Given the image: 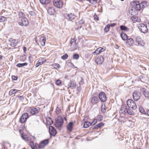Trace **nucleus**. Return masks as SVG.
Masks as SVG:
<instances>
[{
	"label": "nucleus",
	"instance_id": "1",
	"mask_svg": "<svg viewBox=\"0 0 149 149\" xmlns=\"http://www.w3.org/2000/svg\"><path fill=\"white\" fill-rule=\"evenodd\" d=\"M49 143V140L45 139L41 141L39 144L36 143V148L38 149H42Z\"/></svg>",
	"mask_w": 149,
	"mask_h": 149
},
{
	"label": "nucleus",
	"instance_id": "2",
	"mask_svg": "<svg viewBox=\"0 0 149 149\" xmlns=\"http://www.w3.org/2000/svg\"><path fill=\"white\" fill-rule=\"evenodd\" d=\"M27 110V111L32 115L38 113L40 111L39 107H28Z\"/></svg>",
	"mask_w": 149,
	"mask_h": 149
},
{
	"label": "nucleus",
	"instance_id": "3",
	"mask_svg": "<svg viewBox=\"0 0 149 149\" xmlns=\"http://www.w3.org/2000/svg\"><path fill=\"white\" fill-rule=\"evenodd\" d=\"M127 105L129 108L135 110L137 108V106L135 102L132 99H129L126 102Z\"/></svg>",
	"mask_w": 149,
	"mask_h": 149
},
{
	"label": "nucleus",
	"instance_id": "4",
	"mask_svg": "<svg viewBox=\"0 0 149 149\" xmlns=\"http://www.w3.org/2000/svg\"><path fill=\"white\" fill-rule=\"evenodd\" d=\"M63 118L60 116L57 117L56 122L55 124V126L58 128L60 127L63 125Z\"/></svg>",
	"mask_w": 149,
	"mask_h": 149
},
{
	"label": "nucleus",
	"instance_id": "5",
	"mask_svg": "<svg viewBox=\"0 0 149 149\" xmlns=\"http://www.w3.org/2000/svg\"><path fill=\"white\" fill-rule=\"evenodd\" d=\"M138 28L139 30L142 33H146L148 31L147 26L143 23H141L138 25Z\"/></svg>",
	"mask_w": 149,
	"mask_h": 149
},
{
	"label": "nucleus",
	"instance_id": "6",
	"mask_svg": "<svg viewBox=\"0 0 149 149\" xmlns=\"http://www.w3.org/2000/svg\"><path fill=\"white\" fill-rule=\"evenodd\" d=\"M46 38L45 37H40L38 40L36 41V42L38 45H40L42 46H44L45 44Z\"/></svg>",
	"mask_w": 149,
	"mask_h": 149
},
{
	"label": "nucleus",
	"instance_id": "7",
	"mask_svg": "<svg viewBox=\"0 0 149 149\" xmlns=\"http://www.w3.org/2000/svg\"><path fill=\"white\" fill-rule=\"evenodd\" d=\"M54 6L57 8H61L63 5V1L61 0H54Z\"/></svg>",
	"mask_w": 149,
	"mask_h": 149
},
{
	"label": "nucleus",
	"instance_id": "8",
	"mask_svg": "<svg viewBox=\"0 0 149 149\" xmlns=\"http://www.w3.org/2000/svg\"><path fill=\"white\" fill-rule=\"evenodd\" d=\"M99 97L102 102H105L107 100L105 94L103 92H101L99 93Z\"/></svg>",
	"mask_w": 149,
	"mask_h": 149
},
{
	"label": "nucleus",
	"instance_id": "9",
	"mask_svg": "<svg viewBox=\"0 0 149 149\" xmlns=\"http://www.w3.org/2000/svg\"><path fill=\"white\" fill-rule=\"evenodd\" d=\"M29 117V115L27 113H23L20 119V122L22 123H25Z\"/></svg>",
	"mask_w": 149,
	"mask_h": 149
},
{
	"label": "nucleus",
	"instance_id": "10",
	"mask_svg": "<svg viewBox=\"0 0 149 149\" xmlns=\"http://www.w3.org/2000/svg\"><path fill=\"white\" fill-rule=\"evenodd\" d=\"M29 24L28 20L26 17L22 18V19L21 22L19 23V25L22 26H27Z\"/></svg>",
	"mask_w": 149,
	"mask_h": 149
},
{
	"label": "nucleus",
	"instance_id": "11",
	"mask_svg": "<svg viewBox=\"0 0 149 149\" xmlns=\"http://www.w3.org/2000/svg\"><path fill=\"white\" fill-rule=\"evenodd\" d=\"M141 93L136 91H134L133 94V97L134 100L136 101L140 98Z\"/></svg>",
	"mask_w": 149,
	"mask_h": 149
},
{
	"label": "nucleus",
	"instance_id": "12",
	"mask_svg": "<svg viewBox=\"0 0 149 149\" xmlns=\"http://www.w3.org/2000/svg\"><path fill=\"white\" fill-rule=\"evenodd\" d=\"M10 42V45L12 47H15L17 45L18 42L16 40L13 39L12 38H10L9 40Z\"/></svg>",
	"mask_w": 149,
	"mask_h": 149
},
{
	"label": "nucleus",
	"instance_id": "13",
	"mask_svg": "<svg viewBox=\"0 0 149 149\" xmlns=\"http://www.w3.org/2000/svg\"><path fill=\"white\" fill-rule=\"evenodd\" d=\"M49 132L50 135L55 136L57 132L55 128L52 126H50L49 127Z\"/></svg>",
	"mask_w": 149,
	"mask_h": 149
},
{
	"label": "nucleus",
	"instance_id": "14",
	"mask_svg": "<svg viewBox=\"0 0 149 149\" xmlns=\"http://www.w3.org/2000/svg\"><path fill=\"white\" fill-rule=\"evenodd\" d=\"M46 60L45 58H41L38 61V63L36 64V67H38L40 65L43 64L46 62Z\"/></svg>",
	"mask_w": 149,
	"mask_h": 149
},
{
	"label": "nucleus",
	"instance_id": "15",
	"mask_svg": "<svg viewBox=\"0 0 149 149\" xmlns=\"http://www.w3.org/2000/svg\"><path fill=\"white\" fill-rule=\"evenodd\" d=\"M136 42L138 43L139 45L143 46L144 45L145 43L143 40L140 37H137L136 38Z\"/></svg>",
	"mask_w": 149,
	"mask_h": 149
},
{
	"label": "nucleus",
	"instance_id": "16",
	"mask_svg": "<svg viewBox=\"0 0 149 149\" xmlns=\"http://www.w3.org/2000/svg\"><path fill=\"white\" fill-rule=\"evenodd\" d=\"M75 123V121H72L69 122L67 126V130L70 132H71L73 130V126Z\"/></svg>",
	"mask_w": 149,
	"mask_h": 149
},
{
	"label": "nucleus",
	"instance_id": "17",
	"mask_svg": "<svg viewBox=\"0 0 149 149\" xmlns=\"http://www.w3.org/2000/svg\"><path fill=\"white\" fill-rule=\"evenodd\" d=\"M104 61V57L101 56H98L95 60V62L97 64H102Z\"/></svg>",
	"mask_w": 149,
	"mask_h": 149
},
{
	"label": "nucleus",
	"instance_id": "18",
	"mask_svg": "<svg viewBox=\"0 0 149 149\" xmlns=\"http://www.w3.org/2000/svg\"><path fill=\"white\" fill-rule=\"evenodd\" d=\"M133 4L135 7V9L136 10H140L141 9H142L141 5L139 2L137 1H135L133 2Z\"/></svg>",
	"mask_w": 149,
	"mask_h": 149
},
{
	"label": "nucleus",
	"instance_id": "19",
	"mask_svg": "<svg viewBox=\"0 0 149 149\" xmlns=\"http://www.w3.org/2000/svg\"><path fill=\"white\" fill-rule=\"evenodd\" d=\"M76 16L74 14L70 13L67 14L66 16V19L72 21L75 18Z\"/></svg>",
	"mask_w": 149,
	"mask_h": 149
},
{
	"label": "nucleus",
	"instance_id": "20",
	"mask_svg": "<svg viewBox=\"0 0 149 149\" xmlns=\"http://www.w3.org/2000/svg\"><path fill=\"white\" fill-rule=\"evenodd\" d=\"M104 125V124L103 122H100L97 125H95L94 127V129H101Z\"/></svg>",
	"mask_w": 149,
	"mask_h": 149
},
{
	"label": "nucleus",
	"instance_id": "21",
	"mask_svg": "<svg viewBox=\"0 0 149 149\" xmlns=\"http://www.w3.org/2000/svg\"><path fill=\"white\" fill-rule=\"evenodd\" d=\"M76 87V84L74 81H72L69 83V87L71 89H74Z\"/></svg>",
	"mask_w": 149,
	"mask_h": 149
},
{
	"label": "nucleus",
	"instance_id": "22",
	"mask_svg": "<svg viewBox=\"0 0 149 149\" xmlns=\"http://www.w3.org/2000/svg\"><path fill=\"white\" fill-rule=\"evenodd\" d=\"M127 45H129L130 46H132L134 43V40L132 38H130L127 39L126 42Z\"/></svg>",
	"mask_w": 149,
	"mask_h": 149
},
{
	"label": "nucleus",
	"instance_id": "23",
	"mask_svg": "<svg viewBox=\"0 0 149 149\" xmlns=\"http://www.w3.org/2000/svg\"><path fill=\"white\" fill-rule=\"evenodd\" d=\"M91 102L93 104H97L98 102V99L96 97L94 96L92 98Z\"/></svg>",
	"mask_w": 149,
	"mask_h": 149
},
{
	"label": "nucleus",
	"instance_id": "24",
	"mask_svg": "<svg viewBox=\"0 0 149 149\" xmlns=\"http://www.w3.org/2000/svg\"><path fill=\"white\" fill-rule=\"evenodd\" d=\"M46 119V125H49L53 123V121L52 120L50 117H47Z\"/></svg>",
	"mask_w": 149,
	"mask_h": 149
},
{
	"label": "nucleus",
	"instance_id": "25",
	"mask_svg": "<svg viewBox=\"0 0 149 149\" xmlns=\"http://www.w3.org/2000/svg\"><path fill=\"white\" fill-rule=\"evenodd\" d=\"M131 19L134 23L140 22L141 21L140 19L136 16L132 17Z\"/></svg>",
	"mask_w": 149,
	"mask_h": 149
},
{
	"label": "nucleus",
	"instance_id": "26",
	"mask_svg": "<svg viewBox=\"0 0 149 149\" xmlns=\"http://www.w3.org/2000/svg\"><path fill=\"white\" fill-rule=\"evenodd\" d=\"M47 12L49 14L52 15L55 13V10L53 8H50L48 9Z\"/></svg>",
	"mask_w": 149,
	"mask_h": 149
},
{
	"label": "nucleus",
	"instance_id": "27",
	"mask_svg": "<svg viewBox=\"0 0 149 149\" xmlns=\"http://www.w3.org/2000/svg\"><path fill=\"white\" fill-rule=\"evenodd\" d=\"M103 49L101 47L98 48L94 52V53H95L96 54H100L101 52L104 51Z\"/></svg>",
	"mask_w": 149,
	"mask_h": 149
},
{
	"label": "nucleus",
	"instance_id": "28",
	"mask_svg": "<svg viewBox=\"0 0 149 149\" xmlns=\"http://www.w3.org/2000/svg\"><path fill=\"white\" fill-rule=\"evenodd\" d=\"M120 36L123 40H126L128 38V36L123 32L120 34Z\"/></svg>",
	"mask_w": 149,
	"mask_h": 149
},
{
	"label": "nucleus",
	"instance_id": "29",
	"mask_svg": "<svg viewBox=\"0 0 149 149\" xmlns=\"http://www.w3.org/2000/svg\"><path fill=\"white\" fill-rule=\"evenodd\" d=\"M40 1L43 4H48L51 2V0H40Z\"/></svg>",
	"mask_w": 149,
	"mask_h": 149
},
{
	"label": "nucleus",
	"instance_id": "30",
	"mask_svg": "<svg viewBox=\"0 0 149 149\" xmlns=\"http://www.w3.org/2000/svg\"><path fill=\"white\" fill-rule=\"evenodd\" d=\"M19 91V90H18L15 89H12L9 91V94L10 95H11L15 93L16 92Z\"/></svg>",
	"mask_w": 149,
	"mask_h": 149
},
{
	"label": "nucleus",
	"instance_id": "31",
	"mask_svg": "<svg viewBox=\"0 0 149 149\" xmlns=\"http://www.w3.org/2000/svg\"><path fill=\"white\" fill-rule=\"evenodd\" d=\"M29 145L30 147L32 149H38L37 148H36V143L34 146V143L33 141H31L29 143Z\"/></svg>",
	"mask_w": 149,
	"mask_h": 149
},
{
	"label": "nucleus",
	"instance_id": "32",
	"mask_svg": "<svg viewBox=\"0 0 149 149\" xmlns=\"http://www.w3.org/2000/svg\"><path fill=\"white\" fill-rule=\"evenodd\" d=\"M147 2L146 1H142L140 3L142 9L144 8L147 6Z\"/></svg>",
	"mask_w": 149,
	"mask_h": 149
},
{
	"label": "nucleus",
	"instance_id": "33",
	"mask_svg": "<svg viewBox=\"0 0 149 149\" xmlns=\"http://www.w3.org/2000/svg\"><path fill=\"white\" fill-rule=\"evenodd\" d=\"M73 40L74 41V45L73 46H72V48H74V49L75 50L77 49V48L78 47V44L76 43V39L75 40V39H73Z\"/></svg>",
	"mask_w": 149,
	"mask_h": 149
},
{
	"label": "nucleus",
	"instance_id": "34",
	"mask_svg": "<svg viewBox=\"0 0 149 149\" xmlns=\"http://www.w3.org/2000/svg\"><path fill=\"white\" fill-rule=\"evenodd\" d=\"M120 29L122 31H128L129 30V29L128 28L123 25H121L120 26Z\"/></svg>",
	"mask_w": 149,
	"mask_h": 149
},
{
	"label": "nucleus",
	"instance_id": "35",
	"mask_svg": "<svg viewBox=\"0 0 149 149\" xmlns=\"http://www.w3.org/2000/svg\"><path fill=\"white\" fill-rule=\"evenodd\" d=\"M91 125V123L90 122L86 121L84 123V128H87Z\"/></svg>",
	"mask_w": 149,
	"mask_h": 149
},
{
	"label": "nucleus",
	"instance_id": "36",
	"mask_svg": "<svg viewBox=\"0 0 149 149\" xmlns=\"http://www.w3.org/2000/svg\"><path fill=\"white\" fill-rule=\"evenodd\" d=\"M7 20V18L3 16H0V22H3L6 21Z\"/></svg>",
	"mask_w": 149,
	"mask_h": 149
},
{
	"label": "nucleus",
	"instance_id": "37",
	"mask_svg": "<svg viewBox=\"0 0 149 149\" xmlns=\"http://www.w3.org/2000/svg\"><path fill=\"white\" fill-rule=\"evenodd\" d=\"M101 111L103 113H104L106 111V106L104 104H103L101 106Z\"/></svg>",
	"mask_w": 149,
	"mask_h": 149
},
{
	"label": "nucleus",
	"instance_id": "38",
	"mask_svg": "<svg viewBox=\"0 0 149 149\" xmlns=\"http://www.w3.org/2000/svg\"><path fill=\"white\" fill-rule=\"evenodd\" d=\"M103 116L100 115H97L96 117V119L98 121H102L103 119Z\"/></svg>",
	"mask_w": 149,
	"mask_h": 149
},
{
	"label": "nucleus",
	"instance_id": "39",
	"mask_svg": "<svg viewBox=\"0 0 149 149\" xmlns=\"http://www.w3.org/2000/svg\"><path fill=\"white\" fill-rule=\"evenodd\" d=\"M21 136L22 139L24 140L25 141H26L28 140L27 136L24 134L23 133L21 134Z\"/></svg>",
	"mask_w": 149,
	"mask_h": 149
},
{
	"label": "nucleus",
	"instance_id": "40",
	"mask_svg": "<svg viewBox=\"0 0 149 149\" xmlns=\"http://www.w3.org/2000/svg\"><path fill=\"white\" fill-rule=\"evenodd\" d=\"M143 94L146 97L149 98V91H144Z\"/></svg>",
	"mask_w": 149,
	"mask_h": 149
},
{
	"label": "nucleus",
	"instance_id": "41",
	"mask_svg": "<svg viewBox=\"0 0 149 149\" xmlns=\"http://www.w3.org/2000/svg\"><path fill=\"white\" fill-rule=\"evenodd\" d=\"M28 65L27 63H18L17 64L16 66L18 67H21L22 66L27 65Z\"/></svg>",
	"mask_w": 149,
	"mask_h": 149
},
{
	"label": "nucleus",
	"instance_id": "42",
	"mask_svg": "<svg viewBox=\"0 0 149 149\" xmlns=\"http://www.w3.org/2000/svg\"><path fill=\"white\" fill-rule=\"evenodd\" d=\"M110 29V25L109 24H108L106 26L104 29V31L105 32H108Z\"/></svg>",
	"mask_w": 149,
	"mask_h": 149
},
{
	"label": "nucleus",
	"instance_id": "43",
	"mask_svg": "<svg viewBox=\"0 0 149 149\" xmlns=\"http://www.w3.org/2000/svg\"><path fill=\"white\" fill-rule=\"evenodd\" d=\"M18 15L19 17L20 18L25 17V15L24 13H23L22 12H20L19 13Z\"/></svg>",
	"mask_w": 149,
	"mask_h": 149
},
{
	"label": "nucleus",
	"instance_id": "44",
	"mask_svg": "<svg viewBox=\"0 0 149 149\" xmlns=\"http://www.w3.org/2000/svg\"><path fill=\"white\" fill-rule=\"evenodd\" d=\"M127 112L129 115H132L134 113L132 109H128L127 110Z\"/></svg>",
	"mask_w": 149,
	"mask_h": 149
},
{
	"label": "nucleus",
	"instance_id": "45",
	"mask_svg": "<svg viewBox=\"0 0 149 149\" xmlns=\"http://www.w3.org/2000/svg\"><path fill=\"white\" fill-rule=\"evenodd\" d=\"M52 66L55 68H58L60 67V65L58 63H54L52 64Z\"/></svg>",
	"mask_w": 149,
	"mask_h": 149
},
{
	"label": "nucleus",
	"instance_id": "46",
	"mask_svg": "<svg viewBox=\"0 0 149 149\" xmlns=\"http://www.w3.org/2000/svg\"><path fill=\"white\" fill-rule=\"evenodd\" d=\"M62 83L61 80L60 79H58L56 80V84L57 86H59Z\"/></svg>",
	"mask_w": 149,
	"mask_h": 149
},
{
	"label": "nucleus",
	"instance_id": "47",
	"mask_svg": "<svg viewBox=\"0 0 149 149\" xmlns=\"http://www.w3.org/2000/svg\"><path fill=\"white\" fill-rule=\"evenodd\" d=\"M79 55L77 54H74L73 55V58L77 59L79 58Z\"/></svg>",
	"mask_w": 149,
	"mask_h": 149
},
{
	"label": "nucleus",
	"instance_id": "48",
	"mask_svg": "<svg viewBox=\"0 0 149 149\" xmlns=\"http://www.w3.org/2000/svg\"><path fill=\"white\" fill-rule=\"evenodd\" d=\"M68 57V55L67 54H65L61 57V58L65 60Z\"/></svg>",
	"mask_w": 149,
	"mask_h": 149
},
{
	"label": "nucleus",
	"instance_id": "49",
	"mask_svg": "<svg viewBox=\"0 0 149 149\" xmlns=\"http://www.w3.org/2000/svg\"><path fill=\"white\" fill-rule=\"evenodd\" d=\"M61 112V109L58 107H57L56 109V112L57 114H59Z\"/></svg>",
	"mask_w": 149,
	"mask_h": 149
},
{
	"label": "nucleus",
	"instance_id": "50",
	"mask_svg": "<svg viewBox=\"0 0 149 149\" xmlns=\"http://www.w3.org/2000/svg\"><path fill=\"white\" fill-rule=\"evenodd\" d=\"M26 59V56L25 55H24L22 56H21V60L22 61H24Z\"/></svg>",
	"mask_w": 149,
	"mask_h": 149
},
{
	"label": "nucleus",
	"instance_id": "51",
	"mask_svg": "<svg viewBox=\"0 0 149 149\" xmlns=\"http://www.w3.org/2000/svg\"><path fill=\"white\" fill-rule=\"evenodd\" d=\"M139 110L141 112V113H145V111L143 109V108L142 107H139Z\"/></svg>",
	"mask_w": 149,
	"mask_h": 149
},
{
	"label": "nucleus",
	"instance_id": "52",
	"mask_svg": "<svg viewBox=\"0 0 149 149\" xmlns=\"http://www.w3.org/2000/svg\"><path fill=\"white\" fill-rule=\"evenodd\" d=\"M97 120L96 118L95 119L92 121L91 124H92L93 125H94L97 123Z\"/></svg>",
	"mask_w": 149,
	"mask_h": 149
},
{
	"label": "nucleus",
	"instance_id": "53",
	"mask_svg": "<svg viewBox=\"0 0 149 149\" xmlns=\"http://www.w3.org/2000/svg\"><path fill=\"white\" fill-rule=\"evenodd\" d=\"M94 20H95L98 21L99 20V18L97 15H96V14H95L94 15Z\"/></svg>",
	"mask_w": 149,
	"mask_h": 149
},
{
	"label": "nucleus",
	"instance_id": "54",
	"mask_svg": "<svg viewBox=\"0 0 149 149\" xmlns=\"http://www.w3.org/2000/svg\"><path fill=\"white\" fill-rule=\"evenodd\" d=\"M12 79L13 80H16L17 79L18 77L17 76L13 75L12 76Z\"/></svg>",
	"mask_w": 149,
	"mask_h": 149
},
{
	"label": "nucleus",
	"instance_id": "55",
	"mask_svg": "<svg viewBox=\"0 0 149 149\" xmlns=\"http://www.w3.org/2000/svg\"><path fill=\"white\" fill-rule=\"evenodd\" d=\"M133 12V10L132 9H131L129 11V13L130 14H131L132 15H134V14H133V13H132V12Z\"/></svg>",
	"mask_w": 149,
	"mask_h": 149
},
{
	"label": "nucleus",
	"instance_id": "56",
	"mask_svg": "<svg viewBox=\"0 0 149 149\" xmlns=\"http://www.w3.org/2000/svg\"><path fill=\"white\" fill-rule=\"evenodd\" d=\"M109 24L110 25V26H111V27H113L116 25V24L115 23H114L113 24Z\"/></svg>",
	"mask_w": 149,
	"mask_h": 149
},
{
	"label": "nucleus",
	"instance_id": "57",
	"mask_svg": "<svg viewBox=\"0 0 149 149\" xmlns=\"http://www.w3.org/2000/svg\"><path fill=\"white\" fill-rule=\"evenodd\" d=\"M5 12V10L4 9H3L2 10V11L0 13V14L1 15L3 14V13H4Z\"/></svg>",
	"mask_w": 149,
	"mask_h": 149
},
{
	"label": "nucleus",
	"instance_id": "58",
	"mask_svg": "<svg viewBox=\"0 0 149 149\" xmlns=\"http://www.w3.org/2000/svg\"><path fill=\"white\" fill-rule=\"evenodd\" d=\"M73 41L72 40H71L70 42V47H71V48H72V43H73Z\"/></svg>",
	"mask_w": 149,
	"mask_h": 149
},
{
	"label": "nucleus",
	"instance_id": "59",
	"mask_svg": "<svg viewBox=\"0 0 149 149\" xmlns=\"http://www.w3.org/2000/svg\"><path fill=\"white\" fill-rule=\"evenodd\" d=\"M23 49L24 52H26V47H23Z\"/></svg>",
	"mask_w": 149,
	"mask_h": 149
},
{
	"label": "nucleus",
	"instance_id": "60",
	"mask_svg": "<svg viewBox=\"0 0 149 149\" xmlns=\"http://www.w3.org/2000/svg\"><path fill=\"white\" fill-rule=\"evenodd\" d=\"M146 114L148 116H149V110L146 111Z\"/></svg>",
	"mask_w": 149,
	"mask_h": 149
},
{
	"label": "nucleus",
	"instance_id": "61",
	"mask_svg": "<svg viewBox=\"0 0 149 149\" xmlns=\"http://www.w3.org/2000/svg\"><path fill=\"white\" fill-rule=\"evenodd\" d=\"M34 13L33 11H31L30 12H29L30 14L32 15L33 14V13Z\"/></svg>",
	"mask_w": 149,
	"mask_h": 149
},
{
	"label": "nucleus",
	"instance_id": "62",
	"mask_svg": "<svg viewBox=\"0 0 149 149\" xmlns=\"http://www.w3.org/2000/svg\"><path fill=\"white\" fill-rule=\"evenodd\" d=\"M2 56L0 55V59L1 60L2 59Z\"/></svg>",
	"mask_w": 149,
	"mask_h": 149
},
{
	"label": "nucleus",
	"instance_id": "63",
	"mask_svg": "<svg viewBox=\"0 0 149 149\" xmlns=\"http://www.w3.org/2000/svg\"><path fill=\"white\" fill-rule=\"evenodd\" d=\"M68 77V75H65V79L67 78Z\"/></svg>",
	"mask_w": 149,
	"mask_h": 149
},
{
	"label": "nucleus",
	"instance_id": "64",
	"mask_svg": "<svg viewBox=\"0 0 149 149\" xmlns=\"http://www.w3.org/2000/svg\"><path fill=\"white\" fill-rule=\"evenodd\" d=\"M19 131L20 133H21L23 132V130H20Z\"/></svg>",
	"mask_w": 149,
	"mask_h": 149
}]
</instances>
